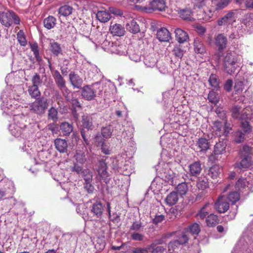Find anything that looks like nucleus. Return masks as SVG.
<instances>
[{
	"instance_id": "obj_15",
	"label": "nucleus",
	"mask_w": 253,
	"mask_h": 253,
	"mask_svg": "<svg viewBox=\"0 0 253 253\" xmlns=\"http://www.w3.org/2000/svg\"><path fill=\"white\" fill-rule=\"evenodd\" d=\"M49 49L54 56L63 55V50L60 43L57 42H50L49 44Z\"/></svg>"
},
{
	"instance_id": "obj_63",
	"label": "nucleus",
	"mask_w": 253,
	"mask_h": 253,
	"mask_svg": "<svg viewBox=\"0 0 253 253\" xmlns=\"http://www.w3.org/2000/svg\"><path fill=\"white\" fill-rule=\"evenodd\" d=\"M247 111H248L247 108H246L243 110L240 114V117L238 118L241 120V122L245 121H250L251 120L250 117L249 116V114L247 113Z\"/></svg>"
},
{
	"instance_id": "obj_64",
	"label": "nucleus",
	"mask_w": 253,
	"mask_h": 253,
	"mask_svg": "<svg viewBox=\"0 0 253 253\" xmlns=\"http://www.w3.org/2000/svg\"><path fill=\"white\" fill-rule=\"evenodd\" d=\"M72 171L76 172L77 174H83L84 169H83L82 167L79 166L78 164L75 163L74 166L71 168Z\"/></svg>"
},
{
	"instance_id": "obj_23",
	"label": "nucleus",
	"mask_w": 253,
	"mask_h": 253,
	"mask_svg": "<svg viewBox=\"0 0 253 253\" xmlns=\"http://www.w3.org/2000/svg\"><path fill=\"white\" fill-rule=\"evenodd\" d=\"M178 14L180 18L183 20L192 21L194 19L192 17L193 11L190 8H185L178 11Z\"/></svg>"
},
{
	"instance_id": "obj_30",
	"label": "nucleus",
	"mask_w": 253,
	"mask_h": 253,
	"mask_svg": "<svg viewBox=\"0 0 253 253\" xmlns=\"http://www.w3.org/2000/svg\"><path fill=\"white\" fill-rule=\"evenodd\" d=\"M60 129L63 135L68 136L72 132L73 126L72 124L64 122L60 124Z\"/></svg>"
},
{
	"instance_id": "obj_7",
	"label": "nucleus",
	"mask_w": 253,
	"mask_h": 253,
	"mask_svg": "<svg viewBox=\"0 0 253 253\" xmlns=\"http://www.w3.org/2000/svg\"><path fill=\"white\" fill-rule=\"evenodd\" d=\"M148 3V7L149 9L147 11L150 10L163 11H165L167 8L166 2L164 0H153L152 1H149Z\"/></svg>"
},
{
	"instance_id": "obj_35",
	"label": "nucleus",
	"mask_w": 253,
	"mask_h": 253,
	"mask_svg": "<svg viewBox=\"0 0 253 253\" xmlns=\"http://www.w3.org/2000/svg\"><path fill=\"white\" fill-rule=\"evenodd\" d=\"M97 19L101 22H107L111 18V16L108 12L105 10H99L96 14Z\"/></svg>"
},
{
	"instance_id": "obj_38",
	"label": "nucleus",
	"mask_w": 253,
	"mask_h": 253,
	"mask_svg": "<svg viewBox=\"0 0 253 253\" xmlns=\"http://www.w3.org/2000/svg\"><path fill=\"white\" fill-rule=\"evenodd\" d=\"M146 249L148 251H151V253H166L167 252L166 247L156 246L155 244H150Z\"/></svg>"
},
{
	"instance_id": "obj_27",
	"label": "nucleus",
	"mask_w": 253,
	"mask_h": 253,
	"mask_svg": "<svg viewBox=\"0 0 253 253\" xmlns=\"http://www.w3.org/2000/svg\"><path fill=\"white\" fill-rule=\"evenodd\" d=\"M69 79L71 84L74 87H76L77 88L81 87L83 80L78 75L75 74L74 72H71L69 74Z\"/></svg>"
},
{
	"instance_id": "obj_62",
	"label": "nucleus",
	"mask_w": 253,
	"mask_h": 253,
	"mask_svg": "<svg viewBox=\"0 0 253 253\" xmlns=\"http://www.w3.org/2000/svg\"><path fill=\"white\" fill-rule=\"evenodd\" d=\"M180 245H181L179 243L178 241H177L176 240H174L169 242L168 245V248L169 251H174Z\"/></svg>"
},
{
	"instance_id": "obj_47",
	"label": "nucleus",
	"mask_w": 253,
	"mask_h": 253,
	"mask_svg": "<svg viewBox=\"0 0 253 253\" xmlns=\"http://www.w3.org/2000/svg\"><path fill=\"white\" fill-rule=\"evenodd\" d=\"M48 120H51L55 122L58 120V112L54 107H51L48 111L47 114Z\"/></svg>"
},
{
	"instance_id": "obj_46",
	"label": "nucleus",
	"mask_w": 253,
	"mask_h": 253,
	"mask_svg": "<svg viewBox=\"0 0 253 253\" xmlns=\"http://www.w3.org/2000/svg\"><path fill=\"white\" fill-rule=\"evenodd\" d=\"M174 232H170L168 233L167 234H164L162 235V237L160 239H156L154 241V242L151 243V244H155L156 246H161V245L165 243L166 242V239L169 238L170 237H172Z\"/></svg>"
},
{
	"instance_id": "obj_8",
	"label": "nucleus",
	"mask_w": 253,
	"mask_h": 253,
	"mask_svg": "<svg viewBox=\"0 0 253 253\" xmlns=\"http://www.w3.org/2000/svg\"><path fill=\"white\" fill-rule=\"evenodd\" d=\"M54 78L57 87L63 92V94L64 95H65V93L68 94V89L66 86L65 80L58 71L54 72Z\"/></svg>"
},
{
	"instance_id": "obj_19",
	"label": "nucleus",
	"mask_w": 253,
	"mask_h": 253,
	"mask_svg": "<svg viewBox=\"0 0 253 253\" xmlns=\"http://www.w3.org/2000/svg\"><path fill=\"white\" fill-rule=\"evenodd\" d=\"M231 2V0H217L211 1V7L213 8L214 11H219L226 8Z\"/></svg>"
},
{
	"instance_id": "obj_42",
	"label": "nucleus",
	"mask_w": 253,
	"mask_h": 253,
	"mask_svg": "<svg viewBox=\"0 0 253 253\" xmlns=\"http://www.w3.org/2000/svg\"><path fill=\"white\" fill-rule=\"evenodd\" d=\"M28 91L31 97L36 99L40 97L41 94L39 87L35 85L29 86Z\"/></svg>"
},
{
	"instance_id": "obj_21",
	"label": "nucleus",
	"mask_w": 253,
	"mask_h": 253,
	"mask_svg": "<svg viewBox=\"0 0 253 253\" xmlns=\"http://www.w3.org/2000/svg\"><path fill=\"white\" fill-rule=\"evenodd\" d=\"M157 37L161 42H169L170 39V34L166 28H162L158 30Z\"/></svg>"
},
{
	"instance_id": "obj_48",
	"label": "nucleus",
	"mask_w": 253,
	"mask_h": 253,
	"mask_svg": "<svg viewBox=\"0 0 253 253\" xmlns=\"http://www.w3.org/2000/svg\"><path fill=\"white\" fill-rule=\"evenodd\" d=\"M227 199L232 204H235L240 199L239 193L236 191L231 192L228 195Z\"/></svg>"
},
{
	"instance_id": "obj_57",
	"label": "nucleus",
	"mask_w": 253,
	"mask_h": 253,
	"mask_svg": "<svg viewBox=\"0 0 253 253\" xmlns=\"http://www.w3.org/2000/svg\"><path fill=\"white\" fill-rule=\"evenodd\" d=\"M31 49L33 52V54L36 59V60L38 61L41 60V57L39 54V49L38 45L37 43L32 44L30 45Z\"/></svg>"
},
{
	"instance_id": "obj_50",
	"label": "nucleus",
	"mask_w": 253,
	"mask_h": 253,
	"mask_svg": "<svg viewBox=\"0 0 253 253\" xmlns=\"http://www.w3.org/2000/svg\"><path fill=\"white\" fill-rule=\"evenodd\" d=\"M17 39L21 46H25L27 44L25 35L23 30H20L17 34Z\"/></svg>"
},
{
	"instance_id": "obj_34",
	"label": "nucleus",
	"mask_w": 253,
	"mask_h": 253,
	"mask_svg": "<svg viewBox=\"0 0 253 253\" xmlns=\"http://www.w3.org/2000/svg\"><path fill=\"white\" fill-rule=\"evenodd\" d=\"M132 2L136 3H139V4L136 5L135 8L138 10L147 12V10L149 9L148 7V3L149 2V0H131Z\"/></svg>"
},
{
	"instance_id": "obj_29",
	"label": "nucleus",
	"mask_w": 253,
	"mask_h": 253,
	"mask_svg": "<svg viewBox=\"0 0 253 253\" xmlns=\"http://www.w3.org/2000/svg\"><path fill=\"white\" fill-rule=\"evenodd\" d=\"M173 235H176L177 239V241L181 245L186 244L189 240V237L188 234V231H176L174 232Z\"/></svg>"
},
{
	"instance_id": "obj_3",
	"label": "nucleus",
	"mask_w": 253,
	"mask_h": 253,
	"mask_svg": "<svg viewBox=\"0 0 253 253\" xmlns=\"http://www.w3.org/2000/svg\"><path fill=\"white\" fill-rule=\"evenodd\" d=\"M48 106L47 99L42 97H39L35 101L29 104L30 111L37 115H41L45 113Z\"/></svg>"
},
{
	"instance_id": "obj_17",
	"label": "nucleus",
	"mask_w": 253,
	"mask_h": 253,
	"mask_svg": "<svg viewBox=\"0 0 253 253\" xmlns=\"http://www.w3.org/2000/svg\"><path fill=\"white\" fill-rule=\"evenodd\" d=\"M211 209V204L209 202H207L199 211L196 214V217L198 219H204L209 214L210 210Z\"/></svg>"
},
{
	"instance_id": "obj_11",
	"label": "nucleus",
	"mask_w": 253,
	"mask_h": 253,
	"mask_svg": "<svg viewBox=\"0 0 253 253\" xmlns=\"http://www.w3.org/2000/svg\"><path fill=\"white\" fill-rule=\"evenodd\" d=\"M107 166L104 160H101L99 161L98 169L97 171L100 177L101 178L105 183L107 182V177L109 176L107 172Z\"/></svg>"
},
{
	"instance_id": "obj_31",
	"label": "nucleus",
	"mask_w": 253,
	"mask_h": 253,
	"mask_svg": "<svg viewBox=\"0 0 253 253\" xmlns=\"http://www.w3.org/2000/svg\"><path fill=\"white\" fill-rule=\"evenodd\" d=\"M215 11L211 6L210 8H208L206 10H204L202 15H199V18L200 19H202L205 21H210L213 16L214 13Z\"/></svg>"
},
{
	"instance_id": "obj_10",
	"label": "nucleus",
	"mask_w": 253,
	"mask_h": 253,
	"mask_svg": "<svg viewBox=\"0 0 253 253\" xmlns=\"http://www.w3.org/2000/svg\"><path fill=\"white\" fill-rule=\"evenodd\" d=\"M235 13L233 10L230 11L223 17L219 18L217 22L219 26L232 24L235 21Z\"/></svg>"
},
{
	"instance_id": "obj_24",
	"label": "nucleus",
	"mask_w": 253,
	"mask_h": 253,
	"mask_svg": "<svg viewBox=\"0 0 253 253\" xmlns=\"http://www.w3.org/2000/svg\"><path fill=\"white\" fill-rule=\"evenodd\" d=\"M95 139L96 142H98V144L100 143H101V152L105 155H110L111 150L109 144L105 143V140L100 136H96Z\"/></svg>"
},
{
	"instance_id": "obj_36",
	"label": "nucleus",
	"mask_w": 253,
	"mask_h": 253,
	"mask_svg": "<svg viewBox=\"0 0 253 253\" xmlns=\"http://www.w3.org/2000/svg\"><path fill=\"white\" fill-rule=\"evenodd\" d=\"M126 29L133 34H136L140 31L138 24L135 20H132L126 24Z\"/></svg>"
},
{
	"instance_id": "obj_4",
	"label": "nucleus",
	"mask_w": 253,
	"mask_h": 253,
	"mask_svg": "<svg viewBox=\"0 0 253 253\" xmlns=\"http://www.w3.org/2000/svg\"><path fill=\"white\" fill-rule=\"evenodd\" d=\"M214 209L219 213H225L229 208V204L224 195L219 196L214 203Z\"/></svg>"
},
{
	"instance_id": "obj_28",
	"label": "nucleus",
	"mask_w": 253,
	"mask_h": 253,
	"mask_svg": "<svg viewBox=\"0 0 253 253\" xmlns=\"http://www.w3.org/2000/svg\"><path fill=\"white\" fill-rule=\"evenodd\" d=\"M191 175L197 176L201 172V164L200 162H195L189 166Z\"/></svg>"
},
{
	"instance_id": "obj_59",
	"label": "nucleus",
	"mask_w": 253,
	"mask_h": 253,
	"mask_svg": "<svg viewBox=\"0 0 253 253\" xmlns=\"http://www.w3.org/2000/svg\"><path fill=\"white\" fill-rule=\"evenodd\" d=\"M244 87V82L242 81L237 80L235 82L234 89L236 93L242 92Z\"/></svg>"
},
{
	"instance_id": "obj_41",
	"label": "nucleus",
	"mask_w": 253,
	"mask_h": 253,
	"mask_svg": "<svg viewBox=\"0 0 253 253\" xmlns=\"http://www.w3.org/2000/svg\"><path fill=\"white\" fill-rule=\"evenodd\" d=\"M242 157L243 158L242 160L240 162L236 163V167L240 169L249 168L251 166V160L247 156Z\"/></svg>"
},
{
	"instance_id": "obj_12",
	"label": "nucleus",
	"mask_w": 253,
	"mask_h": 253,
	"mask_svg": "<svg viewBox=\"0 0 253 253\" xmlns=\"http://www.w3.org/2000/svg\"><path fill=\"white\" fill-rule=\"evenodd\" d=\"M225 151V146L223 143L220 142L216 143L214 147L213 153L210 156L211 161H216L218 160V156L222 154Z\"/></svg>"
},
{
	"instance_id": "obj_5",
	"label": "nucleus",
	"mask_w": 253,
	"mask_h": 253,
	"mask_svg": "<svg viewBox=\"0 0 253 253\" xmlns=\"http://www.w3.org/2000/svg\"><path fill=\"white\" fill-rule=\"evenodd\" d=\"M197 187L199 190H201V192L198 193L196 200H200L207 194V189L209 188L208 179L205 177L199 178L197 183Z\"/></svg>"
},
{
	"instance_id": "obj_52",
	"label": "nucleus",
	"mask_w": 253,
	"mask_h": 253,
	"mask_svg": "<svg viewBox=\"0 0 253 253\" xmlns=\"http://www.w3.org/2000/svg\"><path fill=\"white\" fill-rule=\"evenodd\" d=\"M208 99L210 102L215 105L217 104L219 102V97L217 96V94L213 90L210 91Z\"/></svg>"
},
{
	"instance_id": "obj_2",
	"label": "nucleus",
	"mask_w": 253,
	"mask_h": 253,
	"mask_svg": "<svg viewBox=\"0 0 253 253\" xmlns=\"http://www.w3.org/2000/svg\"><path fill=\"white\" fill-rule=\"evenodd\" d=\"M13 22L15 25H19L20 19L18 15L12 10L0 12V22L6 27H9Z\"/></svg>"
},
{
	"instance_id": "obj_53",
	"label": "nucleus",
	"mask_w": 253,
	"mask_h": 253,
	"mask_svg": "<svg viewBox=\"0 0 253 253\" xmlns=\"http://www.w3.org/2000/svg\"><path fill=\"white\" fill-rule=\"evenodd\" d=\"M234 141L236 143H240L243 142L245 140V133L241 130H238L234 133Z\"/></svg>"
},
{
	"instance_id": "obj_20",
	"label": "nucleus",
	"mask_w": 253,
	"mask_h": 253,
	"mask_svg": "<svg viewBox=\"0 0 253 253\" xmlns=\"http://www.w3.org/2000/svg\"><path fill=\"white\" fill-rule=\"evenodd\" d=\"M174 33L176 40L179 43H184L189 39L188 34L181 29H176L174 31Z\"/></svg>"
},
{
	"instance_id": "obj_60",
	"label": "nucleus",
	"mask_w": 253,
	"mask_h": 253,
	"mask_svg": "<svg viewBox=\"0 0 253 253\" xmlns=\"http://www.w3.org/2000/svg\"><path fill=\"white\" fill-rule=\"evenodd\" d=\"M31 81H32V85H35V86H38V87L42 83V81L41 79L40 76L39 74H38L37 73H36L32 77Z\"/></svg>"
},
{
	"instance_id": "obj_22",
	"label": "nucleus",
	"mask_w": 253,
	"mask_h": 253,
	"mask_svg": "<svg viewBox=\"0 0 253 253\" xmlns=\"http://www.w3.org/2000/svg\"><path fill=\"white\" fill-rule=\"evenodd\" d=\"M194 50L197 54H204L206 52V47L203 42L199 39H196L193 43Z\"/></svg>"
},
{
	"instance_id": "obj_18",
	"label": "nucleus",
	"mask_w": 253,
	"mask_h": 253,
	"mask_svg": "<svg viewBox=\"0 0 253 253\" xmlns=\"http://www.w3.org/2000/svg\"><path fill=\"white\" fill-rule=\"evenodd\" d=\"M55 148L60 153H66L67 152L68 144L65 139L57 138L54 140Z\"/></svg>"
},
{
	"instance_id": "obj_39",
	"label": "nucleus",
	"mask_w": 253,
	"mask_h": 253,
	"mask_svg": "<svg viewBox=\"0 0 253 253\" xmlns=\"http://www.w3.org/2000/svg\"><path fill=\"white\" fill-rule=\"evenodd\" d=\"M73 10V8L68 5H64L60 7L58 10V14H60V16H63L64 17L68 16L71 15Z\"/></svg>"
},
{
	"instance_id": "obj_44",
	"label": "nucleus",
	"mask_w": 253,
	"mask_h": 253,
	"mask_svg": "<svg viewBox=\"0 0 253 253\" xmlns=\"http://www.w3.org/2000/svg\"><path fill=\"white\" fill-rule=\"evenodd\" d=\"M74 158L76 162L81 164H84L86 161L85 153L80 150H76Z\"/></svg>"
},
{
	"instance_id": "obj_33",
	"label": "nucleus",
	"mask_w": 253,
	"mask_h": 253,
	"mask_svg": "<svg viewBox=\"0 0 253 253\" xmlns=\"http://www.w3.org/2000/svg\"><path fill=\"white\" fill-rule=\"evenodd\" d=\"M56 24V19L52 16H48L43 20L44 27L48 30L53 28Z\"/></svg>"
},
{
	"instance_id": "obj_56",
	"label": "nucleus",
	"mask_w": 253,
	"mask_h": 253,
	"mask_svg": "<svg viewBox=\"0 0 253 253\" xmlns=\"http://www.w3.org/2000/svg\"><path fill=\"white\" fill-rule=\"evenodd\" d=\"M241 107L238 106H233L231 109V116L233 118L237 119L239 118Z\"/></svg>"
},
{
	"instance_id": "obj_32",
	"label": "nucleus",
	"mask_w": 253,
	"mask_h": 253,
	"mask_svg": "<svg viewBox=\"0 0 253 253\" xmlns=\"http://www.w3.org/2000/svg\"><path fill=\"white\" fill-rule=\"evenodd\" d=\"M178 200V197L177 193L172 191L167 196L165 202L167 205L173 206L177 202Z\"/></svg>"
},
{
	"instance_id": "obj_13",
	"label": "nucleus",
	"mask_w": 253,
	"mask_h": 253,
	"mask_svg": "<svg viewBox=\"0 0 253 253\" xmlns=\"http://www.w3.org/2000/svg\"><path fill=\"white\" fill-rule=\"evenodd\" d=\"M96 91L89 85H86L82 89V95L86 100H91L96 96Z\"/></svg>"
},
{
	"instance_id": "obj_55",
	"label": "nucleus",
	"mask_w": 253,
	"mask_h": 253,
	"mask_svg": "<svg viewBox=\"0 0 253 253\" xmlns=\"http://www.w3.org/2000/svg\"><path fill=\"white\" fill-rule=\"evenodd\" d=\"M241 127L245 133H249L252 131V126L249 123V121L241 122Z\"/></svg>"
},
{
	"instance_id": "obj_49",
	"label": "nucleus",
	"mask_w": 253,
	"mask_h": 253,
	"mask_svg": "<svg viewBox=\"0 0 253 253\" xmlns=\"http://www.w3.org/2000/svg\"><path fill=\"white\" fill-rule=\"evenodd\" d=\"M248 182L246 178H239L236 182L235 187L237 190L242 191L248 187Z\"/></svg>"
},
{
	"instance_id": "obj_1",
	"label": "nucleus",
	"mask_w": 253,
	"mask_h": 253,
	"mask_svg": "<svg viewBox=\"0 0 253 253\" xmlns=\"http://www.w3.org/2000/svg\"><path fill=\"white\" fill-rule=\"evenodd\" d=\"M240 61L239 56L234 52H228L223 58V67L228 74L234 73Z\"/></svg>"
},
{
	"instance_id": "obj_61",
	"label": "nucleus",
	"mask_w": 253,
	"mask_h": 253,
	"mask_svg": "<svg viewBox=\"0 0 253 253\" xmlns=\"http://www.w3.org/2000/svg\"><path fill=\"white\" fill-rule=\"evenodd\" d=\"M189 230L192 234L197 235L200 231L199 225L196 223H194L189 226Z\"/></svg>"
},
{
	"instance_id": "obj_43",
	"label": "nucleus",
	"mask_w": 253,
	"mask_h": 253,
	"mask_svg": "<svg viewBox=\"0 0 253 253\" xmlns=\"http://www.w3.org/2000/svg\"><path fill=\"white\" fill-rule=\"evenodd\" d=\"M209 82L210 85L214 89L218 90L219 88V80L217 76L215 74H211L209 79Z\"/></svg>"
},
{
	"instance_id": "obj_16",
	"label": "nucleus",
	"mask_w": 253,
	"mask_h": 253,
	"mask_svg": "<svg viewBox=\"0 0 253 253\" xmlns=\"http://www.w3.org/2000/svg\"><path fill=\"white\" fill-rule=\"evenodd\" d=\"M103 206L100 202L96 201L92 204L90 212L98 218L102 216L103 212Z\"/></svg>"
},
{
	"instance_id": "obj_37",
	"label": "nucleus",
	"mask_w": 253,
	"mask_h": 253,
	"mask_svg": "<svg viewBox=\"0 0 253 253\" xmlns=\"http://www.w3.org/2000/svg\"><path fill=\"white\" fill-rule=\"evenodd\" d=\"M212 129L214 131L215 134L217 136H221L224 133V130H226L223 127L222 123L219 121L214 122Z\"/></svg>"
},
{
	"instance_id": "obj_54",
	"label": "nucleus",
	"mask_w": 253,
	"mask_h": 253,
	"mask_svg": "<svg viewBox=\"0 0 253 253\" xmlns=\"http://www.w3.org/2000/svg\"><path fill=\"white\" fill-rule=\"evenodd\" d=\"M172 53L176 57L181 59L184 54V51L180 45H176L172 50Z\"/></svg>"
},
{
	"instance_id": "obj_9",
	"label": "nucleus",
	"mask_w": 253,
	"mask_h": 253,
	"mask_svg": "<svg viewBox=\"0 0 253 253\" xmlns=\"http://www.w3.org/2000/svg\"><path fill=\"white\" fill-rule=\"evenodd\" d=\"M110 33L114 36L122 37L125 35L126 31L124 26L111 22L109 27Z\"/></svg>"
},
{
	"instance_id": "obj_40",
	"label": "nucleus",
	"mask_w": 253,
	"mask_h": 253,
	"mask_svg": "<svg viewBox=\"0 0 253 253\" xmlns=\"http://www.w3.org/2000/svg\"><path fill=\"white\" fill-rule=\"evenodd\" d=\"M219 219L217 215L214 214L209 215L206 218V223L208 226L213 227L217 224Z\"/></svg>"
},
{
	"instance_id": "obj_45",
	"label": "nucleus",
	"mask_w": 253,
	"mask_h": 253,
	"mask_svg": "<svg viewBox=\"0 0 253 253\" xmlns=\"http://www.w3.org/2000/svg\"><path fill=\"white\" fill-rule=\"evenodd\" d=\"M113 131V128L111 125L102 127L101 130L103 137L106 139L111 137Z\"/></svg>"
},
{
	"instance_id": "obj_26",
	"label": "nucleus",
	"mask_w": 253,
	"mask_h": 253,
	"mask_svg": "<svg viewBox=\"0 0 253 253\" xmlns=\"http://www.w3.org/2000/svg\"><path fill=\"white\" fill-rule=\"evenodd\" d=\"M83 126L88 130H92L94 128L93 125V118L91 115H84L82 116Z\"/></svg>"
},
{
	"instance_id": "obj_51",
	"label": "nucleus",
	"mask_w": 253,
	"mask_h": 253,
	"mask_svg": "<svg viewBox=\"0 0 253 253\" xmlns=\"http://www.w3.org/2000/svg\"><path fill=\"white\" fill-rule=\"evenodd\" d=\"M188 186L187 183L184 182H181L176 187L177 193H178L181 196L184 195L186 194L188 191Z\"/></svg>"
},
{
	"instance_id": "obj_25",
	"label": "nucleus",
	"mask_w": 253,
	"mask_h": 253,
	"mask_svg": "<svg viewBox=\"0 0 253 253\" xmlns=\"http://www.w3.org/2000/svg\"><path fill=\"white\" fill-rule=\"evenodd\" d=\"M221 169L219 165H213L209 169L208 174L211 178L216 180L219 177Z\"/></svg>"
},
{
	"instance_id": "obj_6",
	"label": "nucleus",
	"mask_w": 253,
	"mask_h": 253,
	"mask_svg": "<svg viewBox=\"0 0 253 253\" xmlns=\"http://www.w3.org/2000/svg\"><path fill=\"white\" fill-rule=\"evenodd\" d=\"M227 42V38L223 34H218L215 38V45L217 48L219 54H219L220 56L226 48Z\"/></svg>"
},
{
	"instance_id": "obj_58",
	"label": "nucleus",
	"mask_w": 253,
	"mask_h": 253,
	"mask_svg": "<svg viewBox=\"0 0 253 253\" xmlns=\"http://www.w3.org/2000/svg\"><path fill=\"white\" fill-rule=\"evenodd\" d=\"M82 175L85 182L92 181V173L88 169H84Z\"/></svg>"
},
{
	"instance_id": "obj_14",
	"label": "nucleus",
	"mask_w": 253,
	"mask_h": 253,
	"mask_svg": "<svg viewBox=\"0 0 253 253\" xmlns=\"http://www.w3.org/2000/svg\"><path fill=\"white\" fill-rule=\"evenodd\" d=\"M196 146L199 152H206L210 147L209 140L205 137H200L196 141Z\"/></svg>"
}]
</instances>
